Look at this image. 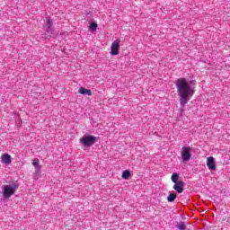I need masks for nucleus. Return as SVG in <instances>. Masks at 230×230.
I'll use <instances>...</instances> for the list:
<instances>
[{
	"label": "nucleus",
	"mask_w": 230,
	"mask_h": 230,
	"mask_svg": "<svg viewBox=\"0 0 230 230\" xmlns=\"http://www.w3.org/2000/svg\"><path fill=\"white\" fill-rule=\"evenodd\" d=\"M78 93H79V94H87V96H93V92H91V90H87L84 87L79 88Z\"/></svg>",
	"instance_id": "10"
},
{
	"label": "nucleus",
	"mask_w": 230,
	"mask_h": 230,
	"mask_svg": "<svg viewBox=\"0 0 230 230\" xmlns=\"http://www.w3.org/2000/svg\"><path fill=\"white\" fill-rule=\"evenodd\" d=\"M19 188V185L13 183L11 185H3L2 186V191H3V198L4 200H8L12 195L15 194V191H17V189Z\"/></svg>",
	"instance_id": "2"
},
{
	"label": "nucleus",
	"mask_w": 230,
	"mask_h": 230,
	"mask_svg": "<svg viewBox=\"0 0 230 230\" xmlns=\"http://www.w3.org/2000/svg\"><path fill=\"white\" fill-rule=\"evenodd\" d=\"M177 229L179 230H186V223L184 222H180L177 226H176Z\"/></svg>",
	"instance_id": "15"
},
{
	"label": "nucleus",
	"mask_w": 230,
	"mask_h": 230,
	"mask_svg": "<svg viewBox=\"0 0 230 230\" xmlns=\"http://www.w3.org/2000/svg\"><path fill=\"white\" fill-rule=\"evenodd\" d=\"M177 199V194L171 193L167 197V201L168 202H173Z\"/></svg>",
	"instance_id": "12"
},
{
	"label": "nucleus",
	"mask_w": 230,
	"mask_h": 230,
	"mask_svg": "<svg viewBox=\"0 0 230 230\" xmlns=\"http://www.w3.org/2000/svg\"><path fill=\"white\" fill-rule=\"evenodd\" d=\"M173 190H175L177 193H182V191H184V181H179L178 182L174 183Z\"/></svg>",
	"instance_id": "8"
},
{
	"label": "nucleus",
	"mask_w": 230,
	"mask_h": 230,
	"mask_svg": "<svg viewBox=\"0 0 230 230\" xmlns=\"http://www.w3.org/2000/svg\"><path fill=\"white\" fill-rule=\"evenodd\" d=\"M1 159L4 164H12V155H8V153L2 155Z\"/></svg>",
	"instance_id": "9"
},
{
	"label": "nucleus",
	"mask_w": 230,
	"mask_h": 230,
	"mask_svg": "<svg viewBox=\"0 0 230 230\" xmlns=\"http://www.w3.org/2000/svg\"><path fill=\"white\" fill-rule=\"evenodd\" d=\"M45 31L46 39H51V37H57V32L53 29V21L51 19H47L46 24L43 26Z\"/></svg>",
	"instance_id": "3"
},
{
	"label": "nucleus",
	"mask_w": 230,
	"mask_h": 230,
	"mask_svg": "<svg viewBox=\"0 0 230 230\" xmlns=\"http://www.w3.org/2000/svg\"><path fill=\"white\" fill-rule=\"evenodd\" d=\"M171 181L174 183L177 184L179 182V173L173 172L171 176Z\"/></svg>",
	"instance_id": "11"
},
{
	"label": "nucleus",
	"mask_w": 230,
	"mask_h": 230,
	"mask_svg": "<svg viewBox=\"0 0 230 230\" xmlns=\"http://www.w3.org/2000/svg\"><path fill=\"white\" fill-rule=\"evenodd\" d=\"M39 159H35L34 161H33V163H32V165L34 166V168L35 167H37V166H40V164H39Z\"/></svg>",
	"instance_id": "16"
},
{
	"label": "nucleus",
	"mask_w": 230,
	"mask_h": 230,
	"mask_svg": "<svg viewBox=\"0 0 230 230\" xmlns=\"http://www.w3.org/2000/svg\"><path fill=\"white\" fill-rule=\"evenodd\" d=\"M111 56H116V55H119V40H116L111 47Z\"/></svg>",
	"instance_id": "6"
},
{
	"label": "nucleus",
	"mask_w": 230,
	"mask_h": 230,
	"mask_svg": "<svg viewBox=\"0 0 230 230\" xmlns=\"http://www.w3.org/2000/svg\"><path fill=\"white\" fill-rule=\"evenodd\" d=\"M96 28H98V24L94 22H93L89 26L90 31H96Z\"/></svg>",
	"instance_id": "14"
},
{
	"label": "nucleus",
	"mask_w": 230,
	"mask_h": 230,
	"mask_svg": "<svg viewBox=\"0 0 230 230\" xmlns=\"http://www.w3.org/2000/svg\"><path fill=\"white\" fill-rule=\"evenodd\" d=\"M207 166L210 172L217 170V164H215V158L213 156H209L207 159Z\"/></svg>",
	"instance_id": "7"
},
{
	"label": "nucleus",
	"mask_w": 230,
	"mask_h": 230,
	"mask_svg": "<svg viewBox=\"0 0 230 230\" xmlns=\"http://www.w3.org/2000/svg\"><path fill=\"white\" fill-rule=\"evenodd\" d=\"M181 155L183 163H188L189 161L191 160V147L190 146H182L181 151Z\"/></svg>",
	"instance_id": "5"
},
{
	"label": "nucleus",
	"mask_w": 230,
	"mask_h": 230,
	"mask_svg": "<svg viewBox=\"0 0 230 230\" xmlns=\"http://www.w3.org/2000/svg\"><path fill=\"white\" fill-rule=\"evenodd\" d=\"M41 167L40 165H38L35 167V173H40Z\"/></svg>",
	"instance_id": "17"
},
{
	"label": "nucleus",
	"mask_w": 230,
	"mask_h": 230,
	"mask_svg": "<svg viewBox=\"0 0 230 230\" xmlns=\"http://www.w3.org/2000/svg\"><path fill=\"white\" fill-rule=\"evenodd\" d=\"M130 178V171L126 170L122 172V179H125L126 181Z\"/></svg>",
	"instance_id": "13"
},
{
	"label": "nucleus",
	"mask_w": 230,
	"mask_h": 230,
	"mask_svg": "<svg viewBox=\"0 0 230 230\" xmlns=\"http://www.w3.org/2000/svg\"><path fill=\"white\" fill-rule=\"evenodd\" d=\"M79 143H81L83 146L88 148L96 143V137L92 135H84L82 138H80Z\"/></svg>",
	"instance_id": "4"
},
{
	"label": "nucleus",
	"mask_w": 230,
	"mask_h": 230,
	"mask_svg": "<svg viewBox=\"0 0 230 230\" xmlns=\"http://www.w3.org/2000/svg\"><path fill=\"white\" fill-rule=\"evenodd\" d=\"M175 85L178 93V96L180 98L181 107H186L187 103L193 98V94H195V89L188 84V80L186 78H179L175 81Z\"/></svg>",
	"instance_id": "1"
}]
</instances>
